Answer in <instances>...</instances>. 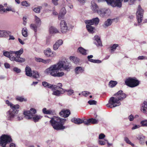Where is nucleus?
<instances>
[{
	"mask_svg": "<svg viewBox=\"0 0 147 147\" xmlns=\"http://www.w3.org/2000/svg\"><path fill=\"white\" fill-rule=\"evenodd\" d=\"M34 21L36 24L40 26L41 23L40 19L36 16H34Z\"/></svg>",
	"mask_w": 147,
	"mask_h": 147,
	"instance_id": "ea45409f",
	"label": "nucleus"
},
{
	"mask_svg": "<svg viewBox=\"0 0 147 147\" xmlns=\"http://www.w3.org/2000/svg\"><path fill=\"white\" fill-rule=\"evenodd\" d=\"M107 10L105 9H100L99 10H98L97 12L100 15L103 16L106 13Z\"/></svg>",
	"mask_w": 147,
	"mask_h": 147,
	"instance_id": "72a5a7b5",
	"label": "nucleus"
},
{
	"mask_svg": "<svg viewBox=\"0 0 147 147\" xmlns=\"http://www.w3.org/2000/svg\"><path fill=\"white\" fill-rule=\"evenodd\" d=\"M144 13V10L140 5H138L136 12V18L138 24L142 22Z\"/></svg>",
	"mask_w": 147,
	"mask_h": 147,
	"instance_id": "1a4fd4ad",
	"label": "nucleus"
},
{
	"mask_svg": "<svg viewBox=\"0 0 147 147\" xmlns=\"http://www.w3.org/2000/svg\"><path fill=\"white\" fill-rule=\"evenodd\" d=\"M66 121L65 119L54 116L51 118L50 123L54 129L57 130H63L66 128L63 125Z\"/></svg>",
	"mask_w": 147,
	"mask_h": 147,
	"instance_id": "f03ea898",
	"label": "nucleus"
},
{
	"mask_svg": "<svg viewBox=\"0 0 147 147\" xmlns=\"http://www.w3.org/2000/svg\"><path fill=\"white\" fill-rule=\"evenodd\" d=\"M88 103L90 105H96L97 104V102L95 100H89Z\"/></svg>",
	"mask_w": 147,
	"mask_h": 147,
	"instance_id": "603ef678",
	"label": "nucleus"
},
{
	"mask_svg": "<svg viewBox=\"0 0 147 147\" xmlns=\"http://www.w3.org/2000/svg\"><path fill=\"white\" fill-rule=\"evenodd\" d=\"M93 57V56L92 55H90L88 56V60L92 63H99L101 62V61L99 60H94L91 59Z\"/></svg>",
	"mask_w": 147,
	"mask_h": 147,
	"instance_id": "7c9ffc66",
	"label": "nucleus"
},
{
	"mask_svg": "<svg viewBox=\"0 0 147 147\" xmlns=\"http://www.w3.org/2000/svg\"><path fill=\"white\" fill-rule=\"evenodd\" d=\"M11 140V138L9 136L3 135L0 137V146L5 147L6 145Z\"/></svg>",
	"mask_w": 147,
	"mask_h": 147,
	"instance_id": "0eeeda50",
	"label": "nucleus"
},
{
	"mask_svg": "<svg viewBox=\"0 0 147 147\" xmlns=\"http://www.w3.org/2000/svg\"><path fill=\"white\" fill-rule=\"evenodd\" d=\"M22 35L25 37H27L28 36V30L26 28H23L22 30Z\"/></svg>",
	"mask_w": 147,
	"mask_h": 147,
	"instance_id": "a19ab883",
	"label": "nucleus"
},
{
	"mask_svg": "<svg viewBox=\"0 0 147 147\" xmlns=\"http://www.w3.org/2000/svg\"><path fill=\"white\" fill-rule=\"evenodd\" d=\"M42 84L44 87L51 89H53V88L56 87L55 85L50 84L48 83L45 82H42Z\"/></svg>",
	"mask_w": 147,
	"mask_h": 147,
	"instance_id": "a878e982",
	"label": "nucleus"
},
{
	"mask_svg": "<svg viewBox=\"0 0 147 147\" xmlns=\"http://www.w3.org/2000/svg\"><path fill=\"white\" fill-rule=\"evenodd\" d=\"M118 45L117 44H114L111 47V52L113 53L115 50L116 48L118 47Z\"/></svg>",
	"mask_w": 147,
	"mask_h": 147,
	"instance_id": "49530a36",
	"label": "nucleus"
},
{
	"mask_svg": "<svg viewBox=\"0 0 147 147\" xmlns=\"http://www.w3.org/2000/svg\"><path fill=\"white\" fill-rule=\"evenodd\" d=\"M67 92V94L69 95H70L74 93V91L71 89L69 90H64V92Z\"/></svg>",
	"mask_w": 147,
	"mask_h": 147,
	"instance_id": "8fccbe9b",
	"label": "nucleus"
},
{
	"mask_svg": "<svg viewBox=\"0 0 147 147\" xmlns=\"http://www.w3.org/2000/svg\"><path fill=\"white\" fill-rule=\"evenodd\" d=\"M128 119L130 121H132L133 120L134 117L132 115H130L128 117Z\"/></svg>",
	"mask_w": 147,
	"mask_h": 147,
	"instance_id": "338daca9",
	"label": "nucleus"
},
{
	"mask_svg": "<svg viewBox=\"0 0 147 147\" xmlns=\"http://www.w3.org/2000/svg\"><path fill=\"white\" fill-rule=\"evenodd\" d=\"M40 26L37 25L36 24H32L30 25V28L33 30L35 32L37 31V29Z\"/></svg>",
	"mask_w": 147,
	"mask_h": 147,
	"instance_id": "2f4dec72",
	"label": "nucleus"
},
{
	"mask_svg": "<svg viewBox=\"0 0 147 147\" xmlns=\"http://www.w3.org/2000/svg\"><path fill=\"white\" fill-rule=\"evenodd\" d=\"M13 71L17 73L20 72L21 70L17 67H15L13 69Z\"/></svg>",
	"mask_w": 147,
	"mask_h": 147,
	"instance_id": "bf43d9fd",
	"label": "nucleus"
},
{
	"mask_svg": "<svg viewBox=\"0 0 147 147\" xmlns=\"http://www.w3.org/2000/svg\"><path fill=\"white\" fill-rule=\"evenodd\" d=\"M145 137L142 134H139L137 136L136 138L139 141V142L141 144L143 143L145 140Z\"/></svg>",
	"mask_w": 147,
	"mask_h": 147,
	"instance_id": "4be33fe9",
	"label": "nucleus"
},
{
	"mask_svg": "<svg viewBox=\"0 0 147 147\" xmlns=\"http://www.w3.org/2000/svg\"><path fill=\"white\" fill-rule=\"evenodd\" d=\"M56 87L54 88L51 89L53 92L52 94L56 96H59L61 94H63L64 92V90L62 88H60L59 90H57V86Z\"/></svg>",
	"mask_w": 147,
	"mask_h": 147,
	"instance_id": "f8f14e48",
	"label": "nucleus"
},
{
	"mask_svg": "<svg viewBox=\"0 0 147 147\" xmlns=\"http://www.w3.org/2000/svg\"><path fill=\"white\" fill-rule=\"evenodd\" d=\"M19 107L20 106L18 105H11L10 107L11 109L8 111L7 116L8 120H11L14 118L15 115L18 113V111L17 110Z\"/></svg>",
	"mask_w": 147,
	"mask_h": 147,
	"instance_id": "20e7f679",
	"label": "nucleus"
},
{
	"mask_svg": "<svg viewBox=\"0 0 147 147\" xmlns=\"http://www.w3.org/2000/svg\"><path fill=\"white\" fill-rule=\"evenodd\" d=\"M5 9L4 8V7L2 5H0V13L5 12Z\"/></svg>",
	"mask_w": 147,
	"mask_h": 147,
	"instance_id": "4d7b16f0",
	"label": "nucleus"
},
{
	"mask_svg": "<svg viewBox=\"0 0 147 147\" xmlns=\"http://www.w3.org/2000/svg\"><path fill=\"white\" fill-rule=\"evenodd\" d=\"M125 84L131 88L138 86L140 83L139 81L135 77H128L125 80Z\"/></svg>",
	"mask_w": 147,
	"mask_h": 147,
	"instance_id": "7ed1b4c3",
	"label": "nucleus"
},
{
	"mask_svg": "<svg viewBox=\"0 0 147 147\" xmlns=\"http://www.w3.org/2000/svg\"><path fill=\"white\" fill-rule=\"evenodd\" d=\"M69 59L71 61L76 64H77L79 62V59L76 57L71 56L70 57Z\"/></svg>",
	"mask_w": 147,
	"mask_h": 147,
	"instance_id": "e433bc0d",
	"label": "nucleus"
},
{
	"mask_svg": "<svg viewBox=\"0 0 147 147\" xmlns=\"http://www.w3.org/2000/svg\"><path fill=\"white\" fill-rule=\"evenodd\" d=\"M21 4L22 5L26 7H29L30 6V3H28L26 1H22L21 2Z\"/></svg>",
	"mask_w": 147,
	"mask_h": 147,
	"instance_id": "a18cd8bd",
	"label": "nucleus"
},
{
	"mask_svg": "<svg viewBox=\"0 0 147 147\" xmlns=\"http://www.w3.org/2000/svg\"><path fill=\"white\" fill-rule=\"evenodd\" d=\"M66 13V11L65 8L64 7L62 8L61 10L59 15L58 16V19L61 20L63 16Z\"/></svg>",
	"mask_w": 147,
	"mask_h": 147,
	"instance_id": "cd10ccee",
	"label": "nucleus"
},
{
	"mask_svg": "<svg viewBox=\"0 0 147 147\" xmlns=\"http://www.w3.org/2000/svg\"><path fill=\"white\" fill-rule=\"evenodd\" d=\"M13 55L15 54L17 56L16 57H17L18 58H21L18 56H20L23 53V49L22 48H21L20 50L17 51H13Z\"/></svg>",
	"mask_w": 147,
	"mask_h": 147,
	"instance_id": "c756f323",
	"label": "nucleus"
},
{
	"mask_svg": "<svg viewBox=\"0 0 147 147\" xmlns=\"http://www.w3.org/2000/svg\"><path fill=\"white\" fill-rule=\"evenodd\" d=\"M91 9L92 12L95 13L98 12V7L95 2L94 1H92L91 2Z\"/></svg>",
	"mask_w": 147,
	"mask_h": 147,
	"instance_id": "a211bd4d",
	"label": "nucleus"
},
{
	"mask_svg": "<svg viewBox=\"0 0 147 147\" xmlns=\"http://www.w3.org/2000/svg\"><path fill=\"white\" fill-rule=\"evenodd\" d=\"M51 62L52 60L51 59H43L42 63L45 64H49L51 63Z\"/></svg>",
	"mask_w": 147,
	"mask_h": 147,
	"instance_id": "864d4df0",
	"label": "nucleus"
},
{
	"mask_svg": "<svg viewBox=\"0 0 147 147\" xmlns=\"http://www.w3.org/2000/svg\"><path fill=\"white\" fill-rule=\"evenodd\" d=\"M3 55L6 57L9 58L10 59L11 61H16L20 63H22L24 62L25 61V59L24 58H18L17 57L13 56V51L5 52L3 53Z\"/></svg>",
	"mask_w": 147,
	"mask_h": 147,
	"instance_id": "39448f33",
	"label": "nucleus"
},
{
	"mask_svg": "<svg viewBox=\"0 0 147 147\" xmlns=\"http://www.w3.org/2000/svg\"><path fill=\"white\" fill-rule=\"evenodd\" d=\"M23 117L24 116L22 114H19L18 115L17 118L18 120H20L23 119Z\"/></svg>",
	"mask_w": 147,
	"mask_h": 147,
	"instance_id": "680f3d73",
	"label": "nucleus"
},
{
	"mask_svg": "<svg viewBox=\"0 0 147 147\" xmlns=\"http://www.w3.org/2000/svg\"><path fill=\"white\" fill-rule=\"evenodd\" d=\"M147 108V100L144 101L143 103L142 104V107L141 108V111L144 113H146V109Z\"/></svg>",
	"mask_w": 147,
	"mask_h": 147,
	"instance_id": "412c9836",
	"label": "nucleus"
},
{
	"mask_svg": "<svg viewBox=\"0 0 147 147\" xmlns=\"http://www.w3.org/2000/svg\"><path fill=\"white\" fill-rule=\"evenodd\" d=\"M89 120H90V123L92 124H96L97 123H98V120H97L95 119H94L93 118H91L89 119Z\"/></svg>",
	"mask_w": 147,
	"mask_h": 147,
	"instance_id": "5fc2aeb1",
	"label": "nucleus"
},
{
	"mask_svg": "<svg viewBox=\"0 0 147 147\" xmlns=\"http://www.w3.org/2000/svg\"><path fill=\"white\" fill-rule=\"evenodd\" d=\"M36 109L31 108L29 111H25L24 112V115L26 119H27V116L31 117L35 115L36 113Z\"/></svg>",
	"mask_w": 147,
	"mask_h": 147,
	"instance_id": "9d476101",
	"label": "nucleus"
},
{
	"mask_svg": "<svg viewBox=\"0 0 147 147\" xmlns=\"http://www.w3.org/2000/svg\"><path fill=\"white\" fill-rule=\"evenodd\" d=\"M43 113L45 114L53 115L54 113L53 111L51 109L47 110L45 108H44L42 110Z\"/></svg>",
	"mask_w": 147,
	"mask_h": 147,
	"instance_id": "c85d7f7f",
	"label": "nucleus"
},
{
	"mask_svg": "<svg viewBox=\"0 0 147 147\" xmlns=\"http://www.w3.org/2000/svg\"><path fill=\"white\" fill-rule=\"evenodd\" d=\"M25 71L26 74L28 76L31 77L32 76V73L31 69L28 66H27L25 68Z\"/></svg>",
	"mask_w": 147,
	"mask_h": 147,
	"instance_id": "bb28decb",
	"label": "nucleus"
},
{
	"mask_svg": "<svg viewBox=\"0 0 147 147\" xmlns=\"http://www.w3.org/2000/svg\"><path fill=\"white\" fill-rule=\"evenodd\" d=\"M112 22V20L110 19L107 20L104 23V27H108L111 24Z\"/></svg>",
	"mask_w": 147,
	"mask_h": 147,
	"instance_id": "58836bf2",
	"label": "nucleus"
},
{
	"mask_svg": "<svg viewBox=\"0 0 147 147\" xmlns=\"http://www.w3.org/2000/svg\"><path fill=\"white\" fill-rule=\"evenodd\" d=\"M71 121L72 122L77 124H80L84 122L83 120L79 118H74L72 119Z\"/></svg>",
	"mask_w": 147,
	"mask_h": 147,
	"instance_id": "5701e85b",
	"label": "nucleus"
},
{
	"mask_svg": "<svg viewBox=\"0 0 147 147\" xmlns=\"http://www.w3.org/2000/svg\"><path fill=\"white\" fill-rule=\"evenodd\" d=\"M45 55L47 57H50L52 58L55 57L56 56V53L54 51H53L49 48H47L44 51Z\"/></svg>",
	"mask_w": 147,
	"mask_h": 147,
	"instance_id": "9b49d317",
	"label": "nucleus"
},
{
	"mask_svg": "<svg viewBox=\"0 0 147 147\" xmlns=\"http://www.w3.org/2000/svg\"><path fill=\"white\" fill-rule=\"evenodd\" d=\"M63 43V41L62 40L59 39L57 40L53 45V49L55 51L57 50L60 46L62 45Z\"/></svg>",
	"mask_w": 147,
	"mask_h": 147,
	"instance_id": "f3484780",
	"label": "nucleus"
},
{
	"mask_svg": "<svg viewBox=\"0 0 147 147\" xmlns=\"http://www.w3.org/2000/svg\"><path fill=\"white\" fill-rule=\"evenodd\" d=\"M124 140L127 143L131 145L133 147L134 146V144L132 143L129 138L127 137H125L124 138Z\"/></svg>",
	"mask_w": 147,
	"mask_h": 147,
	"instance_id": "de8ad7c7",
	"label": "nucleus"
},
{
	"mask_svg": "<svg viewBox=\"0 0 147 147\" xmlns=\"http://www.w3.org/2000/svg\"><path fill=\"white\" fill-rule=\"evenodd\" d=\"M120 105V101L116 96L111 98L109 100V103L106 105V106L107 107L112 108Z\"/></svg>",
	"mask_w": 147,
	"mask_h": 147,
	"instance_id": "423d86ee",
	"label": "nucleus"
},
{
	"mask_svg": "<svg viewBox=\"0 0 147 147\" xmlns=\"http://www.w3.org/2000/svg\"><path fill=\"white\" fill-rule=\"evenodd\" d=\"M107 142V141L106 140H102L99 141V144L101 145H104Z\"/></svg>",
	"mask_w": 147,
	"mask_h": 147,
	"instance_id": "6e6d98bb",
	"label": "nucleus"
},
{
	"mask_svg": "<svg viewBox=\"0 0 147 147\" xmlns=\"http://www.w3.org/2000/svg\"><path fill=\"white\" fill-rule=\"evenodd\" d=\"M94 40L95 41V44L98 46H101L102 43L99 37L97 35H96L94 38Z\"/></svg>",
	"mask_w": 147,
	"mask_h": 147,
	"instance_id": "aec40b11",
	"label": "nucleus"
},
{
	"mask_svg": "<svg viewBox=\"0 0 147 147\" xmlns=\"http://www.w3.org/2000/svg\"><path fill=\"white\" fill-rule=\"evenodd\" d=\"M140 127V125H135L132 128V129L133 130L135 129H138Z\"/></svg>",
	"mask_w": 147,
	"mask_h": 147,
	"instance_id": "69168bd1",
	"label": "nucleus"
},
{
	"mask_svg": "<svg viewBox=\"0 0 147 147\" xmlns=\"http://www.w3.org/2000/svg\"><path fill=\"white\" fill-rule=\"evenodd\" d=\"M117 84V82L116 81H110L109 84V87L113 88Z\"/></svg>",
	"mask_w": 147,
	"mask_h": 147,
	"instance_id": "c03bdc74",
	"label": "nucleus"
},
{
	"mask_svg": "<svg viewBox=\"0 0 147 147\" xmlns=\"http://www.w3.org/2000/svg\"><path fill=\"white\" fill-rule=\"evenodd\" d=\"M57 0H52V1L53 3L55 5H58Z\"/></svg>",
	"mask_w": 147,
	"mask_h": 147,
	"instance_id": "0e129e2a",
	"label": "nucleus"
},
{
	"mask_svg": "<svg viewBox=\"0 0 147 147\" xmlns=\"http://www.w3.org/2000/svg\"><path fill=\"white\" fill-rule=\"evenodd\" d=\"M49 32L51 34L57 33L59 32L58 30L55 27L53 26H51L50 28Z\"/></svg>",
	"mask_w": 147,
	"mask_h": 147,
	"instance_id": "f704fd0d",
	"label": "nucleus"
},
{
	"mask_svg": "<svg viewBox=\"0 0 147 147\" xmlns=\"http://www.w3.org/2000/svg\"><path fill=\"white\" fill-rule=\"evenodd\" d=\"M42 8V7L39 6L38 7H35L33 9V10L35 12L37 13H39L40 12V10Z\"/></svg>",
	"mask_w": 147,
	"mask_h": 147,
	"instance_id": "09e8293b",
	"label": "nucleus"
},
{
	"mask_svg": "<svg viewBox=\"0 0 147 147\" xmlns=\"http://www.w3.org/2000/svg\"><path fill=\"white\" fill-rule=\"evenodd\" d=\"M140 124L142 126L147 127V120L141 121Z\"/></svg>",
	"mask_w": 147,
	"mask_h": 147,
	"instance_id": "3c124183",
	"label": "nucleus"
},
{
	"mask_svg": "<svg viewBox=\"0 0 147 147\" xmlns=\"http://www.w3.org/2000/svg\"><path fill=\"white\" fill-rule=\"evenodd\" d=\"M9 32L5 30H0V37L5 38Z\"/></svg>",
	"mask_w": 147,
	"mask_h": 147,
	"instance_id": "393cba45",
	"label": "nucleus"
},
{
	"mask_svg": "<svg viewBox=\"0 0 147 147\" xmlns=\"http://www.w3.org/2000/svg\"><path fill=\"white\" fill-rule=\"evenodd\" d=\"M60 30L63 33H65L67 31V24L64 20H62L60 23Z\"/></svg>",
	"mask_w": 147,
	"mask_h": 147,
	"instance_id": "ddd939ff",
	"label": "nucleus"
},
{
	"mask_svg": "<svg viewBox=\"0 0 147 147\" xmlns=\"http://www.w3.org/2000/svg\"><path fill=\"white\" fill-rule=\"evenodd\" d=\"M43 59L40 58H36L35 59V61L37 62H42L43 61Z\"/></svg>",
	"mask_w": 147,
	"mask_h": 147,
	"instance_id": "052dcab7",
	"label": "nucleus"
},
{
	"mask_svg": "<svg viewBox=\"0 0 147 147\" xmlns=\"http://www.w3.org/2000/svg\"><path fill=\"white\" fill-rule=\"evenodd\" d=\"M70 114L69 110H63L60 113V115L64 117H68Z\"/></svg>",
	"mask_w": 147,
	"mask_h": 147,
	"instance_id": "6ab92c4d",
	"label": "nucleus"
},
{
	"mask_svg": "<svg viewBox=\"0 0 147 147\" xmlns=\"http://www.w3.org/2000/svg\"><path fill=\"white\" fill-rule=\"evenodd\" d=\"M42 117V116L40 115L35 114L31 117L27 116V119H31L35 122H38Z\"/></svg>",
	"mask_w": 147,
	"mask_h": 147,
	"instance_id": "2eb2a0df",
	"label": "nucleus"
},
{
	"mask_svg": "<svg viewBox=\"0 0 147 147\" xmlns=\"http://www.w3.org/2000/svg\"><path fill=\"white\" fill-rule=\"evenodd\" d=\"M5 12H7V11H12V12L15 13L16 12L15 9L14 8L12 7H11L9 6L7 7L5 9Z\"/></svg>",
	"mask_w": 147,
	"mask_h": 147,
	"instance_id": "37998d69",
	"label": "nucleus"
},
{
	"mask_svg": "<svg viewBox=\"0 0 147 147\" xmlns=\"http://www.w3.org/2000/svg\"><path fill=\"white\" fill-rule=\"evenodd\" d=\"M62 68L67 71H69L71 67L67 62L61 61L56 64L52 65L46 69L45 71V73L46 74L50 75L54 77H61L64 75V73L63 72L59 71V70H61Z\"/></svg>",
	"mask_w": 147,
	"mask_h": 147,
	"instance_id": "f257e3e1",
	"label": "nucleus"
},
{
	"mask_svg": "<svg viewBox=\"0 0 147 147\" xmlns=\"http://www.w3.org/2000/svg\"><path fill=\"white\" fill-rule=\"evenodd\" d=\"M16 100L20 102L26 101L27 99L22 96H17L16 97Z\"/></svg>",
	"mask_w": 147,
	"mask_h": 147,
	"instance_id": "4c0bfd02",
	"label": "nucleus"
},
{
	"mask_svg": "<svg viewBox=\"0 0 147 147\" xmlns=\"http://www.w3.org/2000/svg\"><path fill=\"white\" fill-rule=\"evenodd\" d=\"M26 18L25 17H23V24L25 26L26 24L27 21H26Z\"/></svg>",
	"mask_w": 147,
	"mask_h": 147,
	"instance_id": "774afa93",
	"label": "nucleus"
},
{
	"mask_svg": "<svg viewBox=\"0 0 147 147\" xmlns=\"http://www.w3.org/2000/svg\"><path fill=\"white\" fill-rule=\"evenodd\" d=\"M115 95L119 101L122 100L126 97L125 94L123 93L121 90L119 91L115 94Z\"/></svg>",
	"mask_w": 147,
	"mask_h": 147,
	"instance_id": "dca6fc26",
	"label": "nucleus"
},
{
	"mask_svg": "<svg viewBox=\"0 0 147 147\" xmlns=\"http://www.w3.org/2000/svg\"><path fill=\"white\" fill-rule=\"evenodd\" d=\"M82 94L83 96H87L90 94V93L87 91H84L82 92Z\"/></svg>",
	"mask_w": 147,
	"mask_h": 147,
	"instance_id": "13d9d810",
	"label": "nucleus"
},
{
	"mask_svg": "<svg viewBox=\"0 0 147 147\" xmlns=\"http://www.w3.org/2000/svg\"><path fill=\"white\" fill-rule=\"evenodd\" d=\"M105 137V135L103 134H100L99 136V138L100 139H102L104 138Z\"/></svg>",
	"mask_w": 147,
	"mask_h": 147,
	"instance_id": "e2e57ef3",
	"label": "nucleus"
},
{
	"mask_svg": "<svg viewBox=\"0 0 147 147\" xmlns=\"http://www.w3.org/2000/svg\"><path fill=\"white\" fill-rule=\"evenodd\" d=\"M32 76L35 78H38L40 77L39 73L36 71H33L32 73Z\"/></svg>",
	"mask_w": 147,
	"mask_h": 147,
	"instance_id": "79ce46f5",
	"label": "nucleus"
},
{
	"mask_svg": "<svg viewBox=\"0 0 147 147\" xmlns=\"http://www.w3.org/2000/svg\"><path fill=\"white\" fill-rule=\"evenodd\" d=\"M99 1H106L107 3L111 5L112 7H121V2L123 0H116L115 1L114 0H98Z\"/></svg>",
	"mask_w": 147,
	"mask_h": 147,
	"instance_id": "6e6552de",
	"label": "nucleus"
},
{
	"mask_svg": "<svg viewBox=\"0 0 147 147\" xmlns=\"http://www.w3.org/2000/svg\"><path fill=\"white\" fill-rule=\"evenodd\" d=\"M99 22V20L98 18H96L92 19L91 20H86L85 22L86 24H88L90 25H97L98 24Z\"/></svg>",
	"mask_w": 147,
	"mask_h": 147,
	"instance_id": "4468645a",
	"label": "nucleus"
},
{
	"mask_svg": "<svg viewBox=\"0 0 147 147\" xmlns=\"http://www.w3.org/2000/svg\"><path fill=\"white\" fill-rule=\"evenodd\" d=\"M77 52L84 55H86L88 54L87 51L81 47L78 48Z\"/></svg>",
	"mask_w": 147,
	"mask_h": 147,
	"instance_id": "b1692460",
	"label": "nucleus"
},
{
	"mask_svg": "<svg viewBox=\"0 0 147 147\" xmlns=\"http://www.w3.org/2000/svg\"><path fill=\"white\" fill-rule=\"evenodd\" d=\"M86 28L88 31L90 33L94 32V28L92 26H91L92 25H90L88 24H87Z\"/></svg>",
	"mask_w": 147,
	"mask_h": 147,
	"instance_id": "c9c22d12",
	"label": "nucleus"
},
{
	"mask_svg": "<svg viewBox=\"0 0 147 147\" xmlns=\"http://www.w3.org/2000/svg\"><path fill=\"white\" fill-rule=\"evenodd\" d=\"M84 69L81 67H78L75 69V72L76 74H79L83 72Z\"/></svg>",
	"mask_w": 147,
	"mask_h": 147,
	"instance_id": "473e14b6",
	"label": "nucleus"
}]
</instances>
